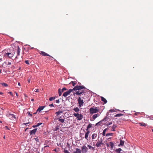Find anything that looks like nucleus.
Wrapping results in <instances>:
<instances>
[{"label":"nucleus","instance_id":"39448f33","mask_svg":"<svg viewBox=\"0 0 153 153\" xmlns=\"http://www.w3.org/2000/svg\"><path fill=\"white\" fill-rule=\"evenodd\" d=\"M73 91V89H70L68 91L64 92L63 94V96L64 97H66Z\"/></svg>","mask_w":153,"mask_h":153},{"label":"nucleus","instance_id":"de8ad7c7","mask_svg":"<svg viewBox=\"0 0 153 153\" xmlns=\"http://www.w3.org/2000/svg\"><path fill=\"white\" fill-rule=\"evenodd\" d=\"M77 113H75L74 114V116H75V117H77Z\"/></svg>","mask_w":153,"mask_h":153},{"label":"nucleus","instance_id":"b1692460","mask_svg":"<svg viewBox=\"0 0 153 153\" xmlns=\"http://www.w3.org/2000/svg\"><path fill=\"white\" fill-rule=\"evenodd\" d=\"M76 82L75 81H71L70 83V84H71L73 86H74L76 84Z\"/></svg>","mask_w":153,"mask_h":153},{"label":"nucleus","instance_id":"bf43d9fd","mask_svg":"<svg viewBox=\"0 0 153 153\" xmlns=\"http://www.w3.org/2000/svg\"><path fill=\"white\" fill-rule=\"evenodd\" d=\"M29 123H24V125H27V124H28Z\"/></svg>","mask_w":153,"mask_h":153},{"label":"nucleus","instance_id":"09e8293b","mask_svg":"<svg viewBox=\"0 0 153 153\" xmlns=\"http://www.w3.org/2000/svg\"><path fill=\"white\" fill-rule=\"evenodd\" d=\"M49 106L50 107H53L54 106L53 104H52L49 105Z\"/></svg>","mask_w":153,"mask_h":153},{"label":"nucleus","instance_id":"ea45409f","mask_svg":"<svg viewBox=\"0 0 153 153\" xmlns=\"http://www.w3.org/2000/svg\"><path fill=\"white\" fill-rule=\"evenodd\" d=\"M64 153H70L68 150L65 149L64 151Z\"/></svg>","mask_w":153,"mask_h":153},{"label":"nucleus","instance_id":"7c9ffc66","mask_svg":"<svg viewBox=\"0 0 153 153\" xmlns=\"http://www.w3.org/2000/svg\"><path fill=\"white\" fill-rule=\"evenodd\" d=\"M87 146L89 148V149H91L93 151L94 150V147H92L91 146L89 145H88Z\"/></svg>","mask_w":153,"mask_h":153},{"label":"nucleus","instance_id":"423d86ee","mask_svg":"<svg viewBox=\"0 0 153 153\" xmlns=\"http://www.w3.org/2000/svg\"><path fill=\"white\" fill-rule=\"evenodd\" d=\"M7 117L10 119L12 120H14L16 119V117L15 115L13 114H10L7 115Z\"/></svg>","mask_w":153,"mask_h":153},{"label":"nucleus","instance_id":"37998d69","mask_svg":"<svg viewBox=\"0 0 153 153\" xmlns=\"http://www.w3.org/2000/svg\"><path fill=\"white\" fill-rule=\"evenodd\" d=\"M25 63L27 65L29 64V61L28 60H26L25 62Z\"/></svg>","mask_w":153,"mask_h":153},{"label":"nucleus","instance_id":"393cba45","mask_svg":"<svg viewBox=\"0 0 153 153\" xmlns=\"http://www.w3.org/2000/svg\"><path fill=\"white\" fill-rule=\"evenodd\" d=\"M58 120L59 122H61L62 123H63L64 122L65 120L64 119H61L60 118H58Z\"/></svg>","mask_w":153,"mask_h":153},{"label":"nucleus","instance_id":"4d7b16f0","mask_svg":"<svg viewBox=\"0 0 153 153\" xmlns=\"http://www.w3.org/2000/svg\"><path fill=\"white\" fill-rule=\"evenodd\" d=\"M106 145L108 147L109 146V144H108V143H106Z\"/></svg>","mask_w":153,"mask_h":153},{"label":"nucleus","instance_id":"c9c22d12","mask_svg":"<svg viewBox=\"0 0 153 153\" xmlns=\"http://www.w3.org/2000/svg\"><path fill=\"white\" fill-rule=\"evenodd\" d=\"M123 115V114H118L116 115L115 117H120L121 116Z\"/></svg>","mask_w":153,"mask_h":153},{"label":"nucleus","instance_id":"f704fd0d","mask_svg":"<svg viewBox=\"0 0 153 153\" xmlns=\"http://www.w3.org/2000/svg\"><path fill=\"white\" fill-rule=\"evenodd\" d=\"M113 134V133H107L106 134L105 136L107 137L108 136H112Z\"/></svg>","mask_w":153,"mask_h":153},{"label":"nucleus","instance_id":"1a4fd4ad","mask_svg":"<svg viewBox=\"0 0 153 153\" xmlns=\"http://www.w3.org/2000/svg\"><path fill=\"white\" fill-rule=\"evenodd\" d=\"M39 53L42 55L44 56H51L49 55V54L46 53L43 51H41L39 52Z\"/></svg>","mask_w":153,"mask_h":153},{"label":"nucleus","instance_id":"680f3d73","mask_svg":"<svg viewBox=\"0 0 153 153\" xmlns=\"http://www.w3.org/2000/svg\"><path fill=\"white\" fill-rule=\"evenodd\" d=\"M2 94H3V93L2 92H0V94L2 95Z\"/></svg>","mask_w":153,"mask_h":153},{"label":"nucleus","instance_id":"f8f14e48","mask_svg":"<svg viewBox=\"0 0 153 153\" xmlns=\"http://www.w3.org/2000/svg\"><path fill=\"white\" fill-rule=\"evenodd\" d=\"M37 129L36 128H35V129H33L30 132V134L31 135L32 134H35L36 132V131H37Z\"/></svg>","mask_w":153,"mask_h":153},{"label":"nucleus","instance_id":"2f4dec72","mask_svg":"<svg viewBox=\"0 0 153 153\" xmlns=\"http://www.w3.org/2000/svg\"><path fill=\"white\" fill-rule=\"evenodd\" d=\"M55 98H56L55 97H50L49 99V100L50 101H52L53 100H54L55 99Z\"/></svg>","mask_w":153,"mask_h":153},{"label":"nucleus","instance_id":"dca6fc26","mask_svg":"<svg viewBox=\"0 0 153 153\" xmlns=\"http://www.w3.org/2000/svg\"><path fill=\"white\" fill-rule=\"evenodd\" d=\"M83 115L81 114H80V115L77 117V120H80L82 119L83 118Z\"/></svg>","mask_w":153,"mask_h":153},{"label":"nucleus","instance_id":"6e6552de","mask_svg":"<svg viewBox=\"0 0 153 153\" xmlns=\"http://www.w3.org/2000/svg\"><path fill=\"white\" fill-rule=\"evenodd\" d=\"M82 152L86 153L88 151V149L85 146H83L81 147Z\"/></svg>","mask_w":153,"mask_h":153},{"label":"nucleus","instance_id":"c03bdc74","mask_svg":"<svg viewBox=\"0 0 153 153\" xmlns=\"http://www.w3.org/2000/svg\"><path fill=\"white\" fill-rule=\"evenodd\" d=\"M42 124V123H38L37 125H36L37 127L39 126L40 125Z\"/></svg>","mask_w":153,"mask_h":153},{"label":"nucleus","instance_id":"9b49d317","mask_svg":"<svg viewBox=\"0 0 153 153\" xmlns=\"http://www.w3.org/2000/svg\"><path fill=\"white\" fill-rule=\"evenodd\" d=\"M89 133H90V131H87V132L85 134V138L87 140H88V135H89Z\"/></svg>","mask_w":153,"mask_h":153},{"label":"nucleus","instance_id":"69168bd1","mask_svg":"<svg viewBox=\"0 0 153 153\" xmlns=\"http://www.w3.org/2000/svg\"><path fill=\"white\" fill-rule=\"evenodd\" d=\"M5 127L7 128L8 129V130H9V129H8V127L7 126H6Z\"/></svg>","mask_w":153,"mask_h":153},{"label":"nucleus","instance_id":"f3484780","mask_svg":"<svg viewBox=\"0 0 153 153\" xmlns=\"http://www.w3.org/2000/svg\"><path fill=\"white\" fill-rule=\"evenodd\" d=\"M21 49L19 48V46H18L17 50V56H19L20 55V52Z\"/></svg>","mask_w":153,"mask_h":153},{"label":"nucleus","instance_id":"72a5a7b5","mask_svg":"<svg viewBox=\"0 0 153 153\" xmlns=\"http://www.w3.org/2000/svg\"><path fill=\"white\" fill-rule=\"evenodd\" d=\"M53 151L56 153L58 152L59 151V149L58 148H56L54 149Z\"/></svg>","mask_w":153,"mask_h":153},{"label":"nucleus","instance_id":"a878e982","mask_svg":"<svg viewBox=\"0 0 153 153\" xmlns=\"http://www.w3.org/2000/svg\"><path fill=\"white\" fill-rule=\"evenodd\" d=\"M74 110L76 112H78L79 111V109L77 107H76L74 109Z\"/></svg>","mask_w":153,"mask_h":153},{"label":"nucleus","instance_id":"412c9836","mask_svg":"<svg viewBox=\"0 0 153 153\" xmlns=\"http://www.w3.org/2000/svg\"><path fill=\"white\" fill-rule=\"evenodd\" d=\"M99 115L98 114H94L93 117L92 118H93V120H94L96 118H97Z\"/></svg>","mask_w":153,"mask_h":153},{"label":"nucleus","instance_id":"aec40b11","mask_svg":"<svg viewBox=\"0 0 153 153\" xmlns=\"http://www.w3.org/2000/svg\"><path fill=\"white\" fill-rule=\"evenodd\" d=\"M92 126V124L90 123H89L88 125L87 126V129H86V130L87 131H89L88 129L90 128Z\"/></svg>","mask_w":153,"mask_h":153},{"label":"nucleus","instance_id":"a18cd8bd","mask_svg":"<svg viewBox=\"0 0 153 153\" xmlns=\"http://www.w3.org/2000/svg\"><path fill=\"white\" fill-rule=\"evenodd\" d=\"M56 103H58L59 102V100H56Z\"/></svg>","mask_w":153,"mask_h":153},{"label":"nucleus","instance_id":"9d476101","mask_svg":"<svg viewBox=\"0 0 153 153\" xmlns=\"http://www.w3.org/2000/svg\"><path fill=\"white\" fill-rule=\"evenodd\" d=\"M45 107V106H40L37 109L36 111H39V112L43 110L44 108Z\"/></svg>","mask_w":153,"mask_h":153},{"label":"nucleus","instance_id":"ddd939ff","mask_svg":"<svg viewBox=\"0 0 153 153\" xmlns=\"http://www.w3.org/2000/svg\"><path fill=\"white\" fill-rule=\"evenodd\" d=\"M76 151H74V153H81V150L79 149L76 148Z\"/></svg>","mask_w":153,"mask_h":153},{"label":"nucleus","instance_id":"e2e57ef3","mask_svg":"<svg viewBox=\"0 0 153 153\" xmlns=\"http://www.w3.org/2000/svg\"><path fill=\"white\" fill-rule=\"evenodd\" d=\"M31 101H34V99H31Z\"/></svg>","mask_w":153,"mask_h":153},{"label":"nucleus","instance_id":"8fccbe9b","mask_svg":"<svg viewBox=\"0 0 153 153\" xmlns=\"http://www.w3.org/2000/svg\"><path fill=\"white\" fill-rule=\"evenodd\" d=\"M9 94H10V95H11V96H13V94L12 93V92H10L8 93Z\"/></svg>","mask_w":153,"mask_h":153},{"label":"nucleus","instance_id":"6ab92c4d","mask_svg":"<svg viewBox=\"0 0 153 153\" xmlns=\"http://www.w3.org/2000/svg\"><path fill=\"white\" fill-rule=\"evenodd\" d=\"M63 112L62 111L59 110L58 111L56 112L55 114L57 116H59L60 114L62 113Z\"/></svg>","mask_w":153,"mask_h":153},{"label":"nucleus","instance_id":"a211bd4d","mask_svg":"<svg viewBox=\"0 0 153 153\" xmlns=\"http://www.w3.org/2000/svg\"><path fill=\"white\" fill-rule=\"evenodd\" d=\"M101 100L103 102L105 103H106L107 102V101L106 99L103 97H101Z\"/></svg>","mask_w":153,"mask_h":153},{"label":"nucleus","instance_id":"4c0bfd02","mask_svg":"<svg viewBox=\"0 0 153 153\" xmlns=\"http://www.w3.org/2000/svg\"><path fill=\"white\" fill-rule=\"evenodd\" d=\"M108 117H105L102 120V121L103 122L104 121H107V120Z\"/></svg>","mask_w":153,"mask_h":153},{"label":"nucleus","instance_id":"338daca9","mask_svg":"<svg viewBox=\"0 0 153 153\" xmlns=\"http://www.w3.org/2000/svg\"><path fill=\"white\" fill-rule=\"evenodd\" d=\"M18 85H19V86H20V83L19 82L18 83Z\"/></svg>","mask_w":153,"mask_h":153},{"label":"nucleus","instance_id":"79ce46f5","mask_svg":"<svg viewBox=\"0 0 153 153\" xmlns=\"http://www.w3.org/2000/svg\"><path fill=\"white\" fill-rule=\"evenodd\" d=\"M59 128L58 126H56L55 128V131H57L59 129Z\"/></svg>","mask_w":153,"mask_h":153},{"label":"nucleus","instance_id":"052dcab7","mask_svg":"<svg viewBox=\"0 0 153 153\" xmlns=\"http://www.w3.org/2000/svg\"><path fill=\"white\" fill-rule=\"evenodd\" d=\"M28 82L29 83H30V79H28Z\"/></svg>","mask_w":153,"mask_h":153},{"label":"nucleus","instance_id":"c85d7f7f","mask_svg":"<svg viewBox=\"0 0 153 153\" xmlns=\"http://www.w3.org/2000/svg\"><path fill=\"white\" fill-rule=\"evenodd\" d=\"M109 146L111 147L112 149H113L114 146V143L112 142H109Z\"/></svg>","mask_w":153,"mask_h":153},{"label":"nucleus","instance_id":"603ef678","mask_svg":"<svg viewBox=\"0 0 153 153\" xmlns=\"http://www.w3.org/2000/svg\"><path fill=\"white\" fill-rule=\"evenodd\" d=\"M11 62H9L8 63V65H11Z\"/></svg>","mask_w":153,"mask_h":153},{"label":"nucleus","instance_id":"13d9d810","mask_svg":"<svg viewBox=\"0 0 153 153\" xmlns=\"http://www.w3.org/2000/svg\"><path fill=\"white\" fill-rule=\"evenodd\" d=\"M33 128H35V127H37V126L36 125H34V126H33Z\"/></svg>","mask_w":153,"mask_h":153},{"label":"nucleus","instance_id":"e433bc0d","mask_svg":"<svg viewBox=\"0 0 153 153\" xmlns=\"http://www.w3.org/2000/svg\"><path fill=\"white\" fill-rule=\"evenodd\" d=\"M3 86H4V87H7L8 86V85L5 83H3L1 84Z\"/></svg>","mask_w":153,"mask_h":153},{"label":"nucleus","instance_id":"774afa93","mask_svg":"<svg viewBox=\"0 0 153 153\" xmlns=\"http://www.w3.org/2000/svg\"><path fill=\"white\" fill-rule=\"evenodd\" d=\"M0 123H2V122L1 121H0Z\"/></svg>","mask_w":153,"mask_h":153},{"label":"nucleus","instance_id":"0eeeda50","mask_svg":"<svg viewBox=\"0 0 153 153\" xmlns=\"http://www.w3.org/2000/svg\"><path fill=\"white\" fill-rule=\"evenodd\" d=\"M103 140L102 139H101L100 140H98L97 143L96 144V146L97 147H100L101 145H103V143H102Z\"/></svg>","mask_w":153,"mask_h":153},{"label":"nucleus","instance_id":"58836bf2","mask_svg":"<svg viewBox=\"0 0 153 153\" xmlns=\"http://www.w3.org/2000/svg\"><path fill=\"white\" fill-rule=\"evenodd\" d=\"M27 114H28L27 116H30V117H31L32 116V114H30V112H28L27 113Z\"/></svg>","mask_w":153,"mask_h":153},{"label":"nucleus","instance_id":"f257e3e1","mask_svg":"<svg viewBox=\"0 0 153 153\" xmlns=\"http://www.w3.org/2000/svg\"><path fill=\"white\" fill-rule=\"evenodd\" d=\"M85 87L84 85H77L73 88V90L77 91L74 93V95L75 96V94L81 95H83L84 93H85L84 90L83 89H85Z\"/></svg>","mask_w":153,"mask_h":153},{"label":"nucleus","instance_id":"c756f323","mask_svg":"<svg viewBox=\"0 0 153 153\" xmlns=\"http://www.w3.org/2000/svg\"><path fill=\"white\" fill-rule=\"evenodd\" d=\"M58 92L59 96H61L62 95V91H61V90L60 89H59L58 90Z\"/></svg>","mask_w":153,"mask_h":153},{"label":"nucleus","instance_id":"864d4df0","mask_svg":"<svg viewBox=\"0 0 153 153\" xmlns=\"http://www.w3.org/2000/svg\"><path fill=\"white\" fill-rule=\"evenodd\" d=\"M15 93L16 94V96H17V97H18V94H17V93L16 92H15Z\"/></svg>","mask_w":153,"mask_h":153},{"label":"nucleus","instance_id":"7ed1b4c3","mask_svg":"<svg viewBox=\"0 0 153 153\" xmlns=\"http://www.w3.org/2000/svg\"><path fill=\"white\" fill-rule=\"evenodd\" d=\"M78 103L79 104V107H81L83 105L84 102L83 100H82L81 97H79L78 99Z\"/></svg>","mask_w":153,"mask_h":153},{"label":"nucleus","instance_id":"4be33fe9","mask_svg":"<svg viewBox=\"0 0 153 153\" xmlns=\"http://www.w3.org/2000/svg\"><path fill=\"white\" fill-rule=\"evenodd\" d=\"M139 124L141 126H147V124L143 123H139Z\"/></svg>","mask_w":153,"mask_h":153},{"label":"nucleus","instance_id":"0e129e2a","mask_svg":"<svg viewBox=\"0 0 153 153\" xmlns=\"http://www.w3.org/2000/svg\"><path fill=\"white\" fill-rule=\"evenodd\" d=\"M0 61H2V58H0Z\"/></svg>","mask_w":153,"mask_h":153},{"label":"nucleus","instance_id":"bb28decb","mask_svg":"<svg viewBox=\"0 0 153 153\" xmlns=\"http://www.w3.org/2000/svg\"><path fill=\"white\" fill-rule=\"evenodd\" d=\"M124 141L121 140L120 141V145L123 146L124 144Z\"/></svg>","mask_w":153,"mask_h":153},{"label":"nucleus","instance_id":"2eb2a0df","mask_svg":"<svg viewBox=\"0 0 153 153\" xmlns=\"http://www.w3.org/2000/svg\"><path fill=\"white\" fill-rule=\"evenodd\" d=\"M97 137V134L96 133L93 134L92 136V139L94 140Z\"/></svg>","mask_w":153,"mask_h":153},{"label":"nucleus","instance_id":"3c124183","mask_svg":"<svg viewBox=\"0 0 153 153\" xmlns=\"http://www.w3.org/2000/svg\"><path fill=\"white\" fill-rule=\"evenodd\" d=\"M39 91V89H36V91H35V92H38Z\"/></svg>","mask_w":153,"mask_h":153},{"label":"nucleus","instance_id":"cd10ccee","mask_svg":"<svg viewBox=\"0 0 153 153\" xmlns=\"http://www.w3.org/2000/svg\"><path fill=\"white\" fill-rule=\"evenodd\" d=\"M102 120H101V121L97 123L96 124V126H98V125H101V124L102 123Z\"/></svg>","mask_w":153,"mask_h":153},{"label":"nucleus","instance_id":"4468645a","mask_svg":"<svg viewBox=\"0 0 153 153\" xmlns=\"http://www.w3.org/2000/svg\"><path fill=\"white\" fill-rule=\"evenodd\" d=\"M121 151L123 152V151H122V149L120 148H119L118 149H116L115 150V152L118 153H122L121 152Z\"/></svg>","mask_w":153,"mask_h":153},{"label":"nucleus","instance_id":"6e6d98bb","mask_svg":"<svg viewBox=\"0 0 153 153\" xmlns=\"http://www.w3.org/2000/svg\"><path fill=\"white\" fill-rule=\"evenodd\" d=\"M36 141H38L39 139L38 138H36Z\"/></svg>","mask_w":153,"mask_h":153},{"label":"nucleus","instance_id":"5701e85b","mask_svg":"<svg viewBox=\"0 0 153 153\" xmlns=\"http://www.w3.org/2000/svg\"><path fill=\"white\" fill-rule=\"evenodd\" d=\"M117 127V126L115 125H113L111 127V130L114 131H115V129Z\"/></svg>","mask_w":153,"mask_h":153},{"label":"nucleus","instance_id":"20e7f679","mask_svg":"<svg viewBox=\"0 0 153 153\" xmlns=\"http://www.w3.org/2000/svg\"><path fill=\"white\" fill-rule=\"evenodd\" d=\"M14 54L15 53L14 52L7 53L5 54V56H7L10 58H11L14 56Z\"/></svg>","mask_w":153,"mask_h":153},{"label":"nucleus","instance_id":"49530a36","mask_svg":"<svg viewBox=\"0 0 153 153\" xmlns=\"http://www.w3.org/2000/svg\"><path fill=\"white\" fill-rule=\"evenodd\" d=\"M112 124V122H109L107 124V126H108L109 125H111V124Z\"/></svg>","mask_w":153,"mask_h":153},{"label":"nucleus","instance_id":"5fc2aeb1","mask_svg":"<svg viewBox=\"0 0 153 153\" xmlns=\"http://www.w3.org/2000/svg\"><path fill=\"white\" fill-rule=\"evenodd\" d=\"M77 117H78L79 116V115H80V114H79L78 113H77Z\"/></svg>","mask_w":153,"mask_h":153},{"label":"nucleus","instance_id":"a19ab883","mask_svg":"<svg viewBox=\"0 0 153 153\" xmlns=\"http://www.w3.org/2000/svg\"><path fill=\"white\" fill-rule=\"evenodd\" d=\"M67 90V89L65 88H62V89L61 90L62 92H63L64 91H66Z\"/></svg>","mask_w":153,"mask_h":153},{"label":"nucleus","instance_id":"473e14b6","mask_svg":"<svg viewBox=\"0 0 153 153\" xmlns=\"http://www.w3.org/2000/svg\"><path fill=\"white\" fill-rule=\"evenodd\" d=\"M107 129V128H105L104 130L102 132V135L103 136H105V132Z\"/></svg>","mask_w":153,"mask_h":153},{"label":"nucleus","instance_id":"f03ea898","mask_svg":"<svg viewBox=\"0 0 153 153\" xmlns=\"http://www.w3.org/2000/svg\"><path fill=\"white\" fill-rule=\"evenodd\" d=\"M100 111L99 109L97 107H91L89 109V112L90 114H93Z\"/></svg>","mask_w":153,"mask_h":153}]
</instances>
